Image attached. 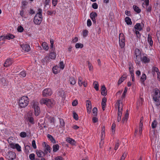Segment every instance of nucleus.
<instances>
[{
	"label": "nucleus",
	"mask_w": 160,
	"mask_h": 160,
	"mask_svg": "<svg viewBox=\"0 0 160 160\" xmlns=\"http://www.w3.org/2000/svg\"><path fill=\"white\" fill-rule=\"evenodd\" d=\"M154 94L153 96V98L155 102L156 105L158 106L160 104V91L157 88L153 90Z\"/></svg>",
	"instance_id": "f257e3e1"
},
{
	"label": "nucleus",
	"mask_w": 160,
	"mask_h": 160,
	"mask_svg": "<svg viewBox=\"0 0 160 160\" xmlns=\"http://www.w3.org/2000/svg\"><path fill=\"white\" fill-rule=\"evenodd\" d=\"M38 12L35 15L34 18V22L36 24L39 25L42 19V10L41 8H39Z\"/></svg>",
	"instance_id": "f03ea898"
},
{
	"label": "nucleus",
	"mask_w": 160,
	"mask_h": 160,
	"mask_svg": "<svg viewBox=\"0 0 160 160\" xmlns=\"http://www.w3.org/2000/svg\"><path fill=\"white\" fill-rule=\"evenodd\" d=\"M19 104L20 107L22 108H24L26 107L29 102L28 98L25 96L21 97L19 100Z\"/></svg>",
	"instance_id": "7ed1b4c3"
},
{
	"label": "nucleus",
	"mask_w": 160,
	"mask_h": 160,
	"mask_svg": "<svg viewBox=\"0 0 160 160\" xmlns=\"http://www.w3.org/2000/svg\"><path fill=\"white\" fill-rule=\"evenodd\" d=\"M53 100L48 98H42L40 101L41 104H46L49 108L52 107L53 105Z\"/></svg>",
	"instance_id": "20e7f679"
},
{
	"label": "nucleus",
	"mask_w": 160,
	"mask_h": 160,
	"mask_svg": "<svg viewBox=\"0 0 160 160\" xmlns=\"http://www.w3.org/2000/svg\"><path fill=\"white\" fill-rule=\"evenodd\" d=\"M121 103V104H122V103L121 102V101L120 100H118V101L117 103V105L118 106V118H117V120L118 122H119L121 119V118L122 115V105L120 107V103Z\"/></svg>",
	"instance_id": "39448f33"
},
{
	"label": "nucleus",
	"mask_w": 160,
	"mask_h": 160,
	"mask_svg": "<svg viewBox=\"0 0 160 160\" xmlns=\"http://www.w3.org/2000/svg\"><path fill=\"white\" fill-rule=\"evenodd\" d=\"M119 44L121 48H123L125 45L124 36L122 33H120L119 36Z\"/></svg>",
	"instance_id": "423d86ee"
},
{
	"label": "nucleus",
	"mask_w": 160,
	"mask_h": 160,
	"mask_svg": "<svg viewBox=\"0 0 160 160\" xmlns=\"http://www.w3.org/2000/svg\"><path fill=\"white\" fill-rule=\"evenodd\" d=\"M32 108L34 109L35 115L36 116H38L40 113V109L39 107L38 106L37 102H34L32 106Z\"/></svg>",
	"instance_id": "0eeeda50"
},
{
	"label": "nucleus",
	"mask_w": 160,
	"mask_h": 160,
	"mask_svg": "<svg viewBox=\"0 0 160 160\" xmlns=\"http://www.w3.org/2000/svg\"><path fill=\"white\" fill-rule=\"evenodd\" d=\"M52 93L51 90L50 88H46L43 90L42 94L44 97H48L51 96Z\"/></svg>",
	"instance_id": "6e6552de"
},
{
	"label": "nucleus",
	"mask_w": 160,
	"mask_h": 160,
	"mask_svg": "<svg viewBox=\"0 0 160 160\" xmlns=\"http://www.w3.org/2000/svg\"><path fill=\"white\" fill-rule=\"evenodd\" d=\"M7 158L8 159L13 160L16 158L15 153L12 151H9L7 154Z\"/></svg>",
	"instance_id": "1a4fd4ad"
},
{
	"label": "nucleus",
	"mask_w": 160,
	"mask_h": 160,
	"mask_svg": "<svg viewBox=\"0 0 160 160\" xmlns=\"http://www.w3.org/2000/svg\"><path fill=\"white\" fill-rule=\"evenodd\" d=\"M42 145L43 147L45 148L44 150V152L46 154L48 153V152H50L51 148L49 145L45 142H43Z\"/></svg>",
	"instance_id": "9d476101"
},
{
	"label": "nucleus",
	"mask_w": 160,
	"mask_h": 160,
	"mask_svg": "<svg viewBox=\"0 0 160 160\" xmlns=\"http://www.w3.org/2000/svg\"><path fill=\"white\" fill-rule=\"evenodd\" d=\"M32 115V114L31 113H28L26 119L31 124H33L34 123V120Z\"/></svg>",
	"instance_id": "9b49d317"
},
{
	"label": "nucleus",
	"mask_w": 160,
	"mask_h": 160,
	"mask_svg": "<svg viewBox=\"0 0 160 160\" xmlns=\"http://www.w3.org/2000/svg\"><path fill=\"white\" fill-rule=\"evenodd\" d=\"M144 26V24L142 23H141V24L140 23H137L134 27V28L138 30L139 31L141 30L142 28Z\"/></svg>",
	"instance_id": "f8f14e48"
},
{
	"label": "nucleus",
	"mask_w": 160,
	"mask_h": 160,
	"mask_svg": "<svg viewBox=\"0 0 160 160\" xmlns=\"http://www.w3.org/2000/svg\"><path fill=\"white\" fill-rule=\"evenodd\" d=\"M129 70L130 72V74L131 75V77H132V80H134V73H133V67L132 65L131 64H129Z\"/></svg>",
	"instance_id": "ddd939ff"
},
{
	"label": "nucleus",
	"mask_w": 160,
	"mask_h": 160,
	"mask_svg": "<svg viewBox=\"0 0 160 160\" xmlns=\"http://www.w3.org/2000/svg\"><path fill=\"white\" fill-rule=\"evenodd\" d=\"M12 63V62L11 59L9 58L5 62L4 64V66L5 67H8L11 65Z\"/></svg>",
	"instance_id": "4468645a"
},
{
	"label": "nucleus",
	"mask_w": 160,
	"mask_h": 160,
	"mask_svg": "<svg viewBox=\"0 0 160 160\" xmlns=\"http://www.w3.org/2000/svg\"><path fill=\"white\" fill-rule=\"evenodd\" d=\"M59 96L62 98V100H64L66 97V95L64 91L61 89L59 91Z\"/></svg>",
	"instance_id": "2eb2a0df"
},
{
	"label": "nucleus",
	"mask_w": 160,
	"mask_h": 160,
	"mask_svg": "<svg viewBox=\"0 0 160 160\" xmlns=\"http://www.w3.org/2000/svg\"><path fill=\"white\" fill-rule=\"evenodd\" d=\"M22 49L25 51L28 52L29 51L30 48L28 44H25L22 46Z\"/></svg>",
	"instance_id": "dca6fc26"
},
{
	"label": "nucleus",
	"mask_w": 160,
	"mask_h": 160,
	"mask_svg": "<svg viewBox=\"0 0 160 160\" xmlns=\"http://www.w3.org/2000/svg\"><path fill=\"white\" fill-rule=\"evenodd\" d=\"M5 39L10 40L14 38L15 36L13 34L11 33H8L6 36H5Z\"/></svg>",
	"instance_id": "f3484780"
},
{
	"label": "nucleus",
	"mask_w": 160,
	"mask_h": 160,
	"mask_svg": "<svg viewBox=\"0 0 160 160\" xmlns=\"http://www.w3.org/2000/svg\"><path fill=\"white\" fill-rule=\"evenodd\" d=\"M66 141L68 142L72 145H74L76 143L75 141L70 138H67Z\"/></svg>",
	"instance_id": "a211bd4d"
},
{
	"label": "nucleus",
	"mask_w": 160,
	"mask_h": 160,
	"mask_svg": "<svg viewBox=\"0 0 160 160\" xmlns=\"http://www.w3.org/2000/svg\"><path fill=\"white\" fill-rule=\"evenodd\" d=\"M141 61L145 63H148L150 62V59L147 57L144 56L142 58Z\"/></svg>",
	"instance_id": "6ab92c4d"
},
{
	"label": "nucleus",
	"mask_w": 160,
	"mask_h": 160,
	"mask_svg": "<svg viewBox=\"0 0 160 160\" xmlns=\"http://www.w3.org/2000/svg\"><path fill=\"white\" fill-rule=\"evenodd\" d=\"M106 90V88L105 86L104 85H103L102 86V87L101 89V94L103 96H106L107 95V91H105Z\"/></svg>",
	"instance_id": "aec40b11"
},
{
	"label": "nucleus",
	"mask_w": 160,
	"mask_h": 160,
	"mask_svg": "<svg viewBox=\"0 0 160 160\" xmlns=\"http://www.w3.org/2000/svg\"><path fill=\"white\" fill-rule=\"evenodd\" d=\"M36 153L39 157H42L45 155V153L41 150H39L36 152Z\"/></svg>",
	"instance_id": "412c9836"
},
{
	"label": "nucleus",
	"mask_w": 160,
	"mask_h": 160,
	"mask_svg": "<svg viewBox=\"0 0 160 160\" xmlns=\"http://www.w3.org/2000/svg\"><path fill=\"white\" fill-rule=\"evenodd\" d=\"M125 21L128 25H131L132 24V22L130 18L128 17H127L125 18Z\"/></svg>",
	"instance_id": "4be33fe9"
},
{
	"label": "nucleus",
	"mask_w": 160,
	"mask_h": 160,
	"mask_svg": "<svg viewBox=\"0 0 160 160\" xmlns=\"http://www.w3.org/2000/svg\"><path fill=\"white\" fill-rule=\"evenodd\" d=\"M134 55L136 57H138L139 58L141 57V54L138 48H136L135 50Z\"/></svg>",
	"instance_id": "5701e85b"
},
{
	"label": "nucleus",
	"mask_w": 160,
	"mask_h": 160,
	"mask_svg": "<svg viewBox=\"0 0 160 160\" xmlns=\"http://www.w3.org/2000/svg\"><path fill=\"white\" fill-rule=\"evenodd\" d=\"M152 37L149 34L148 38V41L150 45L152 46L153 44V41L152 40Z\"/></svg>",
	"instance_id": "b1692460"
},
{
	"label": "nucleus",
	"mask_w": 160,
	"mask_h": 160,
	"mask_svg": "<svg viewBox=\"0 0 160 160\" xmlns=\"http://www.w3.org/2000/svg\"><path fill=\"white\" fill-rule=\"evenodd\" d=\"M133 8L135 12H137L138 13H139L140 12L141 10L139 8L136 6V5H133Z\"/></svg>",
	"instance_id": "393cba45"
},
{
	"label": "nucleus",
	"mask_w": 160,
	"mask_h": 160,
	"mask_svg": "<svg viewBox=\"0 0 160 160\" xmlns=\"http://www.w3.org/2000/svg\"><path fill=\"white\" fill-rule=\"evenodd\" d=\"M12 137L9 138L8 139V143L9 144L10 147L14 149V148H15V145H14L13 143H11V141H10L11 139H12Z\"/></svg>",
	"instance_id": "a878e982"
},
{
	"label": "nucleus",
	"mask_w": 160,
	"mask_h": 160,
	"mask_svg": "<svg viewBox=\"0 0 160 160\" xmlns=\"http://www.w3.org/2000/svg\"><path fill=\"white\" fill-rule=\"evenodd\" d=\"M48 138L50 139L51 142L53 143H55L56 140L50 134H48L47 135Z\"/></svg>",
	"instance_id": "bb28decb"
},
{
	"label": "nucleus",
	"mask_w": 160,
	"mask_h": 160,
	"mask_svg": "<svg viewBox=\"0 0 160 160\" xmlns=\"http://www.w3.org/2000/svg\"><path fill=\"white\" fill-rule=\"evenodd\" d=\"M49 57L51 59H54L56 57V54L54 52H52L50 53Z\"/></svg>",
	"instance_id": "cd10ccee"
},
{
	"label": "nucleus",
	"mask_w": 160,
	"mask_h": 160,
	"mask_svg": "<svg viewBox=\"0 0 160 160\" xmlns=\"http://www.w3.org/2000/svg\"><path fill=\"white\" fill-rule=\"evenodd\" d=\"M53 151L54 152L57 151L59 149V146L58 144H54L53 145Z\"/></svg>",
	"instance_id": "c85d7f7f"
},
{
	"label": "nucleus",
	"mask_w": 160,
	"mask_h": 160,
	"mask_svg": "<svg viewBox=\"0 0 160 160\" xmlns=\"http://www.w3.org/2000/svg\"><path fill=\"white\" fill-rule=\"evenodd\" d=\"M58 68V66H54L52 68V71L53 72L54 74H57L58 73V71L57 70V69Z\"/></svg>",
	"instance_id": "c756f323"
},
{
	"label": "nucleus",
	"mask_w": 160,
	"mask_h": 160,
	"mask_svg": "<svg viewBox=\"0 0 160 160\" xmlns=\"http://www.w3.org/2000/svg\"><path fill=\"white\" fill-rule=\"evenodd\" d=\"M141 59H142L141 57H140L139 58V56H138V57H136V59L135 60V62L137 64H139L140 63L141 61Z\"/></svg>",
	"instance_id": "7c9ffc66"
},
{
	"label": "nucleus",
	"mask_w": 160,
	"mask_h": 160,
	"mask_svg": "<svg viewBox=\"0 0 160 160\" xmlns=\"http://www.w3.org/2000/svg\"><path fill=\"white\" fill-rule=\"evenodd\" d=\"M94 86V88L96 89V91H98V82L96 81L94 82L93 83Z\"/></svg>",
	"instance_id": "2f4dec72"
},
{
	"label": "nucleus",
	"mask_w": 160,
	"mask_h": 160,
	"mask_svg": "<svg viewBox=\"0 0 160 160\" xmlns=\"http://www.w3.org/2000/svg\"><path fill=\"white\" fill-rule=\"evenodd\" d=\"M97 16V14L95 12H92L90 14V17L91 18H95Z\"/></svg>",
	"instance_id": "473e14b6"
},
{
	"label": "nucleus",
	"mask_w": 160,
	"mask_h": 160,
	"mask_svg": "<svg viewBox=\"0 0 160 160\" xmlns=\"http://www.w3.org/2000/svg\"><path fill=\"white\" fill-rule=\"evenodd\" d=\"M97 109L96 108L94 107L92 110V115L93 116H97L98 115Z\"/></svg>",
	"instance_id": "72a5a7b5"
},
{
	"label": "nucleus",
	"mask_w": 160,
	"mask_h": 160,
	"mask_svg": "<svg viewBox=\"0 0 160 160\" xmlns=\"http://www.w3.org/2000/svg\"><path fill=\"white\" fill-rule=\"evenodd\" d=\"M158 123L156 120H154L152 122V128H156L157 125Z\"/></svg>",
	"instance_id": "f704fd0d"
},
{
	"label": "nucleus",
	"mask_w": 160,
	"mask_h": 160,
	"mask_svg": "<svg viewBox=\"0 0 160 160\" xmlns=\"http://www.w3.org/2000/svg\"><path fill=\"white\" fill-rule=\"evenodd\" d=\"M83 47V44L80 43H77L75 45V47L76 48H82Z\"/></svg>",
	"instance_id": "c9c22d12"
},
{
	"label": "nucleus",
	"mask_w": 160,
	"mask_h": 160,
	"mask_svg": "<svg viewBox=\"0 0 160 160\" xmlns=\"http://www.w3.org/2000/svg\"><path fill=\"white\" fill-rule=\"evenodd\" d=\"M42 46L44 49L48 50V47L45 42H43L42 43Z\"/></svg>",
	"instance_id": "e433bc0d"
},
{
	"label": "nucleus",
	"mask_w": 160,
	"mask_h": 160,
	"mask_svg": "<svg viewBox=\"0 0 160 160\" xmlns=\"http://www.w3.org/2000/svg\"><path fill=\"white\" fill-rule=\"evenodd\" d=\"M15 148H16L18 151L20 152L21 151V147L18 144H15Z\"/></svg>",
	"instance_id": "4c0bfd02"
},
{
	"label": "nucleus",
	"mask_w": 160,
	"mask_h": 160,
	"mask_svg": "<svg viewBox=\"0 0 160 160\" xmlns=\"http://www.w3.org/2000/svg\"><path fill=\"white\" fill-rule=\"evenodd\" d=\"M88 66L89 68V70L90 71H92L93 70V67L91 64V63L89 61L88 62Z\"/></svg>",
	"instance_id": "58836bf2"
},
{
	"label": "nucleus",
	"mask_w": 160,
	"mask_h": 160,
	"mask_svg": "<svg viewBox=\"0 0 160 160\" xmlns=\"http://www.w3.org/2000/svg\"><path fill=\"white\" fill-rule=\"evenodd\" d=\"M107 101V99L104 97L102 98V106H106V102Z\"/></svg>",
	"instance_id": "ea45409f"
},
{
	"label": "nucleus",
	"mask_w": 160,
	"mask_h": 160,
	"mask_svg": "<svg viewBox=\"0 0 160 160\" xmlns=\"http://www.w3.org/2000/svg\"><path fill=\"white\" fill-rule=\"evenodd\" d=\"M127 90H128L127 88L126 87H125L123 92V93L122 95V98H124L125 97V95H126V93L127 91Z\"/></svg>",
	"instance_id": "a19ab883"
},
{
	"label": "nucleus",
	"mask_w": 160,
	"mask_h": 160,
	"mask_svg": "<svg viewBox=\"0 0 160 160\" xmlns=\"http://www.w3.org/2000/svg\"><path fill=\"white\" fill-rule=\"evenodd\" d=\"M119 146V141L118 140L117 141V142L116 143L115 145V147H114V150H116L118 149Z\"/></svg>",
	"instance_id": "79ce46f5"
},
{
	"label": "nucleus",
	"mask_w": 160,
	"mask_h": 160,
	"mask_svg": "<svg viewBox=\"0 0 160 160\" xmlns=\"http://www.w3.org/2000/svg\"><path fill=\"white\" fill-rule=\"evenodd\" d=\"M59 66L60 67V68L62 69H63L64 68L65 65L63 64V61H61L60 62Z\"/></svg>",
	"instance_id": "37998d69"
},
{
	"label": "nucleus",
	"mask_w": 160,
	"mask_h": 160,
	"mask_svg": "<svg viewBox=\"0 0 160 160\" xmlns=\"http://www.w3.org/2000/svg\"><path fill=\"white\" fill-rule=\"evenodd\" d=\"M115 127H116V124L115 123H113L112 125V126L111 127L112 131V132H114L115 131Z\"/></svg>",
	"instance_id": "c03bdc74"
},
{
	"label": "nucleus",
	"mask_w": 160,
	"mask_h": 160,
	"mask_svg": "<svg viewBox=\"0 0 160 160\" xmlns=\"http://www.w3.org/2000/svg\"><path fill=\"white\" fill-rule=\"evenodd\" d=\"M60 121V125L62 127H63L65 125L64 122L62 119L60 118H59Z\"/></svg>",
	"instance_id": "a18cd8bd"
},
{
	"label": "nucleus",
	"mask_w": 160,
	"mask_h": 160,
	"mask_svg": "<svg viewBox=\"0 0 160 160\" xmlns=\"http://www.w3.org/2000/svg\"><path fill=\"white\" fill-rule=\"evenodd\" d=\"M88 31L87 30H84L83 31V36L85 37L88 35Z\"/></svg>",
	"instance_id": "49530a36"
},
{
	"label": "nucleus",
	"mask_w": 160,
	"mask_h": 160,
	"mask_svg": "<svg viewBox=\"0 0 160 160\" xmlns=\"http://www.w3.org/2000/svg\"><path fill=\"white\" fill-rule=\"evenodd\" d=\"M87 108H91V102L89 100H87Z\"/></svg>",
	"instance_id": "de8ad7c7"
},
{
	"label": "nucleus",
	"mask_w": 160,
	"mask_h": 160,
	"mask_svg": "<svg viewBox=\"0 0 160 160\" xmlns=\"http://www.w3.org/2000/svg\"><path fill=\"white\" fill-rule=\"evenodd\" d=\"M29 158L31 160H34L35 159V154L34 153H32L29 155Z\"/></svg>",
	"instance_id": "09e8293b"
},
{
	"label": "nucleus",
	"mask_w": 160,
	"mask_h": 160,
	"mask_svg": "<svg viewBox=\"0 0 160 160\" xmlns=\"http://www.w3.org/2000/svg\"><path fill=\"white\" fill-rule=\"evenodd\" d=\"M73 118L75 120H78V114L75 112H73Z\"/></svg>",
	"instance_id": "8fccbe9b"
},
{
	"label": "nucleus",
	"mask_w": 160,
	"mask_h": 160,
	"mask_svg": "<svg viewBox=\"0 0 160 160\" xmlns=\"http://www.w3.org/2000/svg\"><path fill=\"white\" fill-rule=\"evenodd\" d=\"M26 73L24 71H22L20 73L19 76L20 77L22 76L23 77H24L26 76Z\"/></svg>",
	"instance_id": "3c124183"
},
{
	"label": "nucleus",
	"mask_w": 160,
	"mask_h": 160,
	"mask_svg": "<svg viewBox=\"0 0 160 160\" xmlns=\"http://www.w3.org/2000/svg\"><path fill=\"white\" fill-rule=\"evenodd\" d=\"M23 30V28L21 26L18 27L17 28L18 31L19 32H22Z\"/></svg>",
	"instance_id": "603ef678"
},
{
	"label": "nucleus",
	"mask_w": 160,
	"mask_h": 160,
	"mask_svg": "<svg viewBox=\"0 0 160 160\" xmlns=\"http://www.w3.org/2000/svg\"><path fill=\"white\" fill-rule=\"evenodd\" d=\"M5 39V36H0V44H2L3 43H4V42H1V41L2 40H4Z\"/></svg>",
	"instance_id": "864d4df0"
},
{
	"label": "nucleus",
	"mask_w": 160,
	"mask_h": 160,
	"mask_svg": "<svg viewBox=\"0 0 160 160\" xmlns=\"http://www.w3.org/2000/svg\"><path fill=\"white\" fill-rule=\"evenodd\" d=\"M152 7L151 5L147 6L146 8L147 11L151 12L152 10Z\"/></svg>",
	"instance_id": "5fc2aeb1"
},
{
	"label": "nucleus",
	"mask_w": 160,
	"mask_h": 160,
	"mask_svg": "<svg viewBox=\"0 0 160 160\" xmlns=\"http://www.w3.org/2000/svg\"><path fill=\"white\" fill-rule=\"evenodd\" d=\"M20 136L22 138H25L27 136L26 133L25 132H22L20 133Z\"/></svg>",
	"instance_id": "6e6d98bb"
},
{
	"label": "nucleus",
	"mask_w": 160,
	"mask_h": 160,
	"mask_svg": "<svg viewBox=\"0 0 160 160\" xmlns=\"http://www.w3.org/2000/svg\"><path fill=\"white\" fill-rule=\"evenodd\" d=\"M152 71L154 72H156L157 73L158 72H159V70H158V68H157L156 67H153L152 69Z\"/></svg>",
	"instance_id": "4d7b16f0"
},
{
	"label": "nucleus",
	"mask_w": 160,
	"mask_h": 160,
	"mask_svg": "<svg viewBox=\"0 0 160 160\" xmlns=\"http://www.w3.org/2000/svg\"><path fill=\"white\" fill-rule=\"evenodd\" d=\"M22 8L24 9L25 8L26 5L28 3V2L24 0L22 1Z\"/></svg>",
	"instance_id": "13d9d810"
},
{
	"label": "nucleus",
	"mask_w": 160,
	"mask_h": 160,
	"mask_svg": "<svg viewBox=\"0 0 160 160\" xmlns=\"http://www.w3.org/2000/svg\"><path fill=\"white\" fill-rule=\"evenodd\" d=\"M135 33L136 34L137 37L138 38H140L141 36V34L138 31L136 30H135Z\"/></svg>",
	"instance_id": "bf43d9fd"
},
{
	"label": "nucleus",
	"mask_w": 160,
	"mask_h": 160,
	"mask_svg": "<svg viewBox=\"0 0 160 160\" xmlns=\"http://www.w3.org/2000/svg\"><path fill=\"white\" fill-rule=\"evenodd\" d=\"M96 116H94L92 118V121L94 123H96L98 121V119L97 118H96L95 117Z\"/></svg>",
	"instance_id": "052dcab7"
},
{
	"label": "nucleus",
	"mask_w": 160,
	"mask_h": 160,
	"mask_svg": "<svg viewBox=\"0 0 160 160\" xmlns=\"http://www.w3.org/2000/svg\"><path fill=\"white\" fill-rule=\"evenodd\" d=\"M56 11H48L47 12V14L49 15H51L52 14H55Z\"/></svg>",
	"instance_id": "680f3d73"
},
{
	"label": "nucleus",
	"mask_w": 160,
	"mask_h": 160,
	"mask_svg": "<svg viewBox=\"0 0 160 160\" xmlns=\"http://www.w3.org/2000/svg\"><path fill=\"white\" fill-rule=\"evenodd\" d=\"M92 8L94 9H97L98 8V5L96 3H94L92 5Z\"/></svg>",
	"instance_id": "e2e57ef3"
},
{
	"label": "nucleus",
	"mask_w": 160,
	"mask_h": 160,
	"mask_svg": "<svg viewBox=\"0 0 160 160\" xmlns=\"http://www.w3.org/2000/svg\"><path fill=\"white\" fill-rule=\"evenodd\" d=\"M32 146L34 149H36L37 146L36 144V142L35 140H33L32 142Z\"/></svg>",
	"instance_id": "0e129e2a"
},
{
	"label": "nucleus",
	"mask_w": 160,
	"mask_h": 160,
	"mask_svg": "<svg viewBox=\"0 0 160 160\" xmlns=\"http://www.w3.org/2000/svg\"><path fill=\"white\" fill-rule=\"evenodd\" d=\"M143 118L142 117L140 119V124H139V128H142L143 127Z\"/></svg>",
	"instance_id": "69168bd1"
},
{
	"label": "nucleus",
	"mask_w": 160,
	"mask_h": 160,
	"mask_svg": "<svg viewBox=\"0 0 160 160\" xmlns=\"http://www.w3.org/2000/svg\"><path fill=\"white\" fill-rule=\"evenodd\" d=\"M50 58L49 57L46 56L44 58L43 60L44 62H47L49 61Z\"/></svg>",
	"instance_id": "338daca9"
},
{
	"label": "nucleus",
	"mask_w": 160,
	"mask_h": 160,
	"mask_svg": "<svg viewBox=\"0 0 160 160\" xmlns=\"http://www.w3.org/2000/svg\"><path fill=\"white\" fill-rule=\"evenodd\" d=\"M146 79V76L145 74L143 73L142 75V76L141 78V80H145Z\"/></svg>",
	"instance_id": "774afa93"
}]
</instances>
